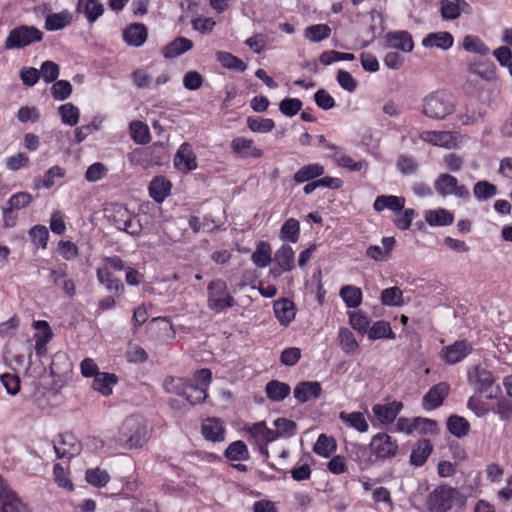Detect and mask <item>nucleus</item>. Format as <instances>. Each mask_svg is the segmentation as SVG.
Instances as JSON below:
<instances>
[{"label":"nucleus","instance_id":"423d86ee","mask_svg":"<svg viewBox=\"0 0 512 512\" xmlns=\"http://www.w3.org/2000/svg\"><path fill=\"white\" fill-rule=\"evenodd\" d=\"M43 33L34 26L21 25L12 29L5 40L6 49L23 48L34 42H39Z\"/></svg>","mask_w":512,"mask_h":512},{"label":"nucleus","instance_id":"c03bdc74","mask_svg":"<svg viewBox=\"0 0 512 512\" xmlns=\"http://www.w3.org/2000/svg\"><path fill=\"white\" fill-rule=\"evenodd\" d=\"M462 48L469 52L486 56L489 53V47L475 35H466L463 39Z\"/></svg>","mask_w":512,"mask_h":512},{"label":"nucleus","instance_id":"c756f323","mask_svg":"<svg viewBox=\"0 0 512 512\" xmlns=\"http://www.w3.org/2000/svg\"><path fill=\"white\" fill-rule=\"evenodd\" d=\"M324 167L319 163L307 164L301 167L293 176L295 184L314 180L324 174Z\"/></svg>","mask_w":512,"mask_h":512},{"label":"nucleus","instance_id":"ddd939ff","mask_svg":"<svg viewBox=\"0 0 512 512\" xmlns=\"http://www.w3.org/2000/svg\"><path fill=\"white\" fill-rule=\"evenodd\" d=\"M253 144L254 141L251 138L236 137L231 141V150L241 158H260L263 155V151Z\"/></svg>","mask_w":512,"mask_h":512},{"label":"nucleus","instance_id":"4c0bfd02","mask_svg":"<svg viewBox=\"0 0 512 512\" xmlns=\"http://www.w3.org/2000/svg\"><path fill=\"white\" fill-rule=\"evenodd\" d=\"M224 456L230 461H247L250 459L247 445L241 440L229 444L224 452Z\"/></svg>","mask_w":512,"mask_h":512},{"label":"nucleus","instance_id":"49530a36","mask_svg":"<svg viewBox=\"0 0 512 512\" xmlns=\"http://www.w3.org/2000/svg\"><path fill=\"white\" fill-rule=\"evenodd\" d=\"M130 134L131 138L137 144H147L151 140L148 126L142 121H132L130 123Z\"/></svg>","mask_w":512,"mask_h":512},{"label":"nucleus","instance_id":"dca6fc26","mask_svg":"<svg viewBox=\"0 0 512 512\" xmlns=\"http://www.w3.org/2000/svg\"><path fill=\"white\" fill-rule=\"evenodd\" d=\"M322 392L321 384L317 381H302L298 383L293 391V395L300 403H306L311 399H317Z\"/></svg>","mask_w":512,"mask_h":512},{"label":"nucleus","instance_id":"39448f33","mask_svg":"<svg viewBox=\"0 0 512 512\" xmlns=\"http://www.w3.org/2000/svg\"><path fill=\"white\" fill-rule=\"evenodd\" d=\"M227 284L222 279L212 280L208 285V307L217 312H223L235 305L234 298L227 293Z\"/></svg>","mask_w":512,"mask_h":512},{"label":"nucleus","instance_id":"9d476101","mask_svg":"<svg viewBox=\"0 0 512 512\" xmlns=\"http://www.w3.org/2000/svg\"><path fill=\"white\" fill-rule=\"evenodd\" d=\"M0 512H30L27 505L4 484L0 476Z\"/></svg>","mask_w":512,"mask_h":512},{"label":"nucleus","instance_id":"6e6d98bb","mask_svg":"<svg viewBox=\"0 0 512 512\" xmlns=\"http://www.w3.org/2000/svg\"><path fill=\"white\" fill-rule=\"evenodd\" d=\"M468 71L471 75L479 76L487 81L494 79L495 76L493 65L483 62H471L468 66Z\"/></svg>","mask_w":512,"mask_h":512},{"label":"nucleus","instance_id":"4468645a","mask_svg":"<svg viewBox=\"0 0 512 512\" xmlns=\"http://www.w3.org/2000/svg\"><path fill=\"white\" fill-rule=\"evenodd\" d=\"M174 166L181 172H189L197 168L196 155L189 143L184 142L174 157Z\"/></svg>","mask_w":512,"mask_h":512},{"label":"nucleus","instance_id":"6e6552de","mask_svg":"<svg viewBox=\"0 0 512 512\" xmlns=\"http://www.w3.org/2000/svg\"><path fill=\"white\" fill-rule=\"evenodd\" d=\"M53 448L57 458L71 459L81 452L82 446L77 438L69 432L59 434L53 441Z\"/></svg>","mask_w":512,"mask_h":512},{"label":"nucleus","instance_id":"79ce46f5","mask_svg":"<svg viewBox=\"0 0 512 512\" xmlns=\"http://www.w3.org/2000/svg\"><path fill=\"white\" fill-rule=\"evenodd\" d=\"M422 139L432 145L449 148L453 142V136L448 131H426Z\"/></svg>","mask_w":512,"mask_h":512},{"label":"nucleus","instance_id":"a19ab883","mask_svg":"<svg viewBox=\"0 0 512 512\" xmlns=\"http://www.w3.org/2000/svg\"><path fill=\"white\" fill-rule=\"evenodd\" d=\"M447 429L455 437L462 438L469 433L470 424L464 417L451 415L447 419Z\"/></svg>","mask_w":512,"mask_h":512},{"label":"nucleus","instance_id":"9b49d317","mask_svg":"<svg viewBox=\"0 0 512 512\" xmlns=\"http://www.w3.org/2000/svg\"><path fill=\"white\" fill-rule=\"evenodd\" d=\"M247 433L250 435L256 445L261 449V452L268 456L267 444L274 441L277 438L275 431L270 430L265 422L254 423L249 427H246Z\"/></svg>","mask_w":512,"mask_h":512},{"label":"nucleus","instance_id":"2eb2a0df","mask_svg":"<svg viewBox=\"0 0 512 512\" xmlns=\"http://www.w3.org/2000/svg\"><path fill=\"white\" fill-rule=\"evenodd\" d=\"M468 380L471 384L476 385V389L479 393L488 392L496 381L491 371L480 368L479 366L474 367V369L468 373Z\"/></svg>","mask_w":512,"mask_h":512},{"label":"nucleus","instance_id":"5701e85b","mask_svg":"<svg viewBox=\"0 0 512 512\" xmlns=\"http://www.w3.org/2000/svg\"><path fill=\"white\" fill-rule=\"evenodd\" d=\"M433 451V445L428 439L418 440L412 448L409 462L412 466H423Z\"/></svg>","mask_w":512,"mask_h":512},{"label":"nucleus","instance_id":"338daca9","mask_svg":"<svg viewBox=\"0 0 512 512\" xmlns=\"http://www.w3.org/2000/svg\"><path fill=\"white\" fill-rule=\"evenodd\" d=\"M30 159L27 154L19 152L15 155L9 156L5 160V166L10 171H17L22 168L29 167Z\"/></svg>","mask_w":512,"mask_h":512},{"label":"nucleus","instance_id":"a211bd4d","mask_svg":"<svg viewBox=\"0 0 512 512\" xmlns=\"http://www.w3.org/2000/svg\"><path fill=\"white\" fill-rule=\"evenodd\" d=\"M275 317L282 326L287 327L295 318L296 307L288 298H281L273 303Z\"/></svg>","mask_w":512,"mask_h":512},{"label":"nucleus","instance_id":"473e14b6","mask_svg":"<svg viewBox=\"0 0 512 512\" xmlns=\"http://www.w3.org/2000/svg\"><path fill=\"white\" fill-rule=\"evenodd\" d=\"M72 22V15L68 10L59 13H52L46 16L45 29L48 31H57L68 26Z\"/></svg>","mask_w":512,"mask_h":512},{"label":"nucleus","instance_id":"1a4fd4ad","mask_svg":"<svg viewBox=\"0 0 512 512\" xmlns=\"http://www.w3.org/2000/svg\"><path fill=\"white\" fill-rule=\"evenodd\" d=\"M383 47L410 53L414 48L412 35L406 30L391 31L383 37Z\"/></svg>","mask_w":512,"mask_h":512},{"label":"nucleus","instance_id":"0e129e2a","mask_svg":"<svg viewBox=\"0 0 512 512\" xmlns=\"http://www.w3.org/2000/svg\"><path fill=\"white\" fill-rule=\"evenodd\" d=\"M85 479L89 484L95 487H103L109 482L110 477L107 471L100 468H94L86 471Z\"/></svg>","mask_w":512,"mask_h":512},{"label":"nucleus","instance_id":"58836bf2","mask_svg":"<svg viewBox=\"0 0 512 512\" xmlns=\"http://www.w3.org/2000/svg\"><path fill=\"white\" fill-rule=\"evenodd\" d=\"M251 260L258 268H264L272 261L270 244L260 241L251 255Z\"/></svg>","mask_w":512,"mask_h":512},{"label":"nucleus","instance_id":"f257e3e1","mask_svg":"<svg viewBox=\"0 0 512 512\" xmlns=\"http://www.w3.org/2000/svg\"><path fill=\"white\" fill-rule=\"evenodd\" d=\"M162 388L168 394L182 397L190 406L200 404L208 397L205 388L195 386L193 382L183 377L166 376Z\"/></svg>","mask_w":512,"mask_h":512},{"label":"nucleus","instance_id":"cd10ccee","mask_svg":"<svg viewBox=\"0 0 512 512\" xmlns=\"http://www.w3.org/2000/svg\"><path fill=\"white\" fill-rule=\"evenodd\" d=\"M405 206V198L394 195H380L376 197L373 208L377 212H381L384 209L397 212L402 211Z\"/></svg>","mask_w":512,"mask_h":512},{"label":"nucleus","instance_id":"13d9d810","mask_svg":"<svg viewBox=\"0 0 512 512\" xmlns=\"http://www.w3.org/2000/svg\"><path fill=\"white\" fill-rule=\"evenodd\" d=\"M397 170L403 175H413L418 171L419 164L416 159L410 155L402 154L396 161Z\"/></svg>","mask_w":512,"mask_h":512},{"label":"nucleus","instance_id":"393cba45","mask_svg":"<svg viewBox=\"0 0 512 512\" xmlns=\"http://www.w3.org/2000/svg\"><path fill=\"white\" fill-rule=\"evenodd\" d=\"M225 427L218 418H208L202 423V435L206 440L220 442L224 440Z\"/></svg>","mask_w":512,"mask_h":512},{"label":"nucleus","instance_id":"5fc2aeb1","mask_svg":"<svg viewBox=\"0 0 512 512\" xmlns=\"http://www.w3.org/2000/svg\"><path fill=\"white\" fill-rule=\"evenodd\" d=\"M381 303L391 307L403 305V294L400 288L394 286L384 289L381 292Z\"/></svg>","mask_w":512,"mask_h":512},{"label":"nucleus","instance_id":"de8ad7c7","mask_svg":"<svg viewBox=\"0 0 512 512\" xmlns=\"http://www.w3.org/2000/svg\"><path fill=\"white\" fill-rule=\"evenodd\" d=\"M300 235V224L295 218H289L284 222L280 230V238L292 243H296Z\"/></svg>","mask_w":512,"mask_h":512},{"label":"nucleus","instance_id":"8fccbe9b","mask_svg":"<svg viewBox=\"0 0 512 512\" xmlns=\"http://www.w3.org/2000/svg\"><path fill=\"white\" fill-rule=\"evenodd\" d=\"M497 194V187L486 180L478 181L473 187V195L478 201H487Z\"/></svg>","mask_w":512,"mask_h":512},{"label":"nucleus","instance_id":"052dcab7","mask_svg":"<svg viewBox=\"0 0 512 512\" xmlns=\"http://www.w3.org/2000/svg\"><path fill=\"white\" fill-rule=\"evenodd\" d=\"M461 6H465L463 2L441 0V16L445 20L457 19L461 14Z\"/></svg>","mask_w":512,"mask_h":512},{"label":"nucleus","instance_id":"412c9836","mask_svg":"<svg viewBox=\"0 0 512 512\" xmlns=\"http://www.w3.org/2000/svg\"><path fill=\"white\" fill-rule=\"evenodd\" d=\"M471 345L466 340H458L444 349V359L448 364H456L470 354Z\"/></svg>","mask_w":512,"mask_h":512},{"label":"nucleus","instance_id":"c85d7f7f","mask_svg":"<svg viewBox=\"0 0 512 512\" xmlns=\"http://www.w3.org/2000/svg\"><path fill=\"white\" fill-rule=\"evenodd\" d=\"M118 383V377L113 373L100 372L95 375L93 389L103 396L112 394L113 387Z\"/></svg>","mask_w":512,"mask_h":512},{"label":"nucleus","instance_id":"f704fd0d","mask_svg":"<svg viewBox=\"0 0 512 512\" xmlns=\"http://www.w3.org/2000/svg\"><path fill=\"white\" fill-rule=\"evenodd\" d=\"M170 189L171 183L169 181L164 177H157L149 185V195L154 201L160 203L168 196Z\"/></svg>","mask_w":512,"mask_h":512},{"label":"nucleus","instance_id":"f8f14e48","mask_svg":"<svg viewBox=\"0 0 512 512\" xmlns=\"http://www.w3.org/2000/svg\"><path fill=\"white\" fill-rule=\"evenodd\" d=\"M450 386L446 382L433 385L423 397V408L427 411L440 407L448 396Z\"/></svg>","mask_w":512,"mask_h":512},{"label":"nucleus","instance_id":"72a5a7b5","mask_svg":"<svg viewBox=\"0 0 512 512\" xmlns=\"http://www.w3.org/2000/svg\"><path fill=\"white\" fill-rule=\"evenodd\" d=\"M290 391V386L287 383L278 380H271L265 387L267 397L274 402L283 401Z\"/></svg>","mask_w":512,"mask_h":512},{"label":"nucleus","instance_id":"69168bd1","mask_svg":"<svg viewBox=\"0 0 512 512\" xmlns=\"http://www.w3.org/2000/svg\"><path fill=\"white\" fill-rule=\"evenodd\" d=\"M72 93V85L67 80H58L51 87V94L55 100H66Z\"/></svg>","mask_w":512,"mask_h":512},{"label":"nucleus","instance_id":"2f4dec72","mask_svg":"<svg viewBox=\"0 0 512 512\" xmlns=\"http://www.w3.org/2000/svg\"><path fill=\"white\" fill-rule=\"evenodd\" d=\"M338 340L340 347L345 354L354 355L359 352V344L350 329L341 327L338 331Z\"/></svg>","mask_w":512,"mask_h":512},{"label":"nucleus","instance_id":"f3484780","mask_svg":"<svg viewBox=\"0 0 512 512\" xmlns=\"http://www.w3.org/2000/svg\"><path fill=\"white\" fill-rule=\"evenodd\" d=\"M402 408V402L392 401L386 404H376L373 406L372 411L379 422L390 424L397 418Z\"/></svg>","mask_w":512,"mask_h":512},{"label":"nucleus","instance_id":"6ab92c4d","mask_svg":"<svg viewBox=\"0 0 512 512\" xmlns=\"http://www.w3.org/2000/svg\"><path fill=\"white\" fill-rule=\"evenodd\" d=\"M327 148L333 151L329 157L336 163L337 166L345 168L349 171H360L362 168L367 167V162L364 160L354 161L350 156L342 153L338 147L333 144H328Z\"/></svg>","mask_w":512,"mask_h":512},{"label":"nucleus","instance_id":"a18cd8bd","mask_svg":"<svg viewBox=\"0 0 512 512\" xmlns=\"http://www.w3.org/2000/svg\"><path fill=\"white\" fill-rule=\"evenodd\" d=\"M217 60L227 69L244 72L247 65L238 57L229 52L219 51L216 54Z\"/></svg>","mask_w":512,"mask_h":512},{"label":"nucleus","instance_id":"774afa93","mask_svg":"<svg viewBox=\"0 0 512 512\" xmlns=\"http://www.w3.org/2000/svg\"><path fill=\"white\" fill-rule=\"evenodd\" d=\"M302 105V101L298 98H286L280 102L279 110L282 114L293 117L301 110Z\"/></svg>","mask_w":512,"mask_h":512},{"label":"nucleus","instance_id":"864d4df0","mask_svg":"<svg viewBox=\"0 0 512 512\" xmlns=\"http://www.w3.org/2000/svg\"><path fill=\"white\" fill-rule=\"evenodd\" d=\"M28 234L31 242L37 248L46 249L49 239V231L46 226L35 225L29 230Z\"/></svg>","mask_w":512,"mask_h":512},{"label":"nucleus","instance_id":"e433bc0d","mask_svg":"<svg viewBox=\"0 0 512 512\" xmlns=\"http://www.w3.org/2000/svg\"><path fill=\"white\" fill-rule=\"evenodd\" d=\"M339 296L348 308H357L362 303V291L359 287L346 285L340 289Z\"/></svg>","mask_w":512,"mask_h":512},{"label":"nucleus","instance_id":"a878e982","mask_svg":"<svg viewBox=\"0 0 512 512\" xmlns=\"http://www.w3.org/2000/svg\"><path fill=\"white\" fill-rule=\"evenodd\" d=\"M33 201V196L25 191L17 192L8 199L7 207L2 209V214L5 220V226H9L7 222L8 215L12 213L14 209L19 210L26 208Z\"/></svg>","mask_w":512,"mask_h":512},{"label":"nucleus","instance_id":"aec40b11","mask_svg":"<svg viewBox=\"0 0 512 512\" xmlns=\"http://www.w3.org/2000/svg\"><path fill=\"white\" fill-rule=\"evenodd\" d=\"M147 36V28L142 23H132L123 31V40L129 46H142L147 40Z\"/></svg>","mask_w":512,"mask_h":512},{"label":"nucleus","instance_id":"bb28decb","mask_svg":"<svg viewBox=\"0 0 512 512\" xmlns=\"http://www.w3.org/2000/svg\"><path fill=\"white\" fill-rule=\"evenodd\" d=\"M193 42L185 37H177L162 48V54L166 59H173L191 50Z\"/></svg>","mask_w":512,"mask_h":512},{"label":"nucleus","instance_id":"4d7b16f0","mask_svg":"<svg viewBox=\"0 0 512 512\" xmlns=\"http://www.w3.org/2000/svg\"><path fill=\"white\" fill-rule=\"evenodd\" d=\"M340 419L344 422L348 423L351 427L356 429L359 432H366L368 430V423L364 417V415L360 412L353 413H340Z\"/></svg>","mask_w":512,"mask_h":512},{"label":"nucleus","instance_id":"603ef678","mask_svg":"<svg viewBox=\"0 0 512 512\" xmlns=\"http://www.w3.org/2000/svg\"><path fill=\"white\" fill-rule=\"evenodd\" d=\"M247 127L255 133H268L275 127V122L270 118L259 116H249L247 118Z\"/></svg>","mask_w":512,"mask_h":512},{"label":"nucleus","instance_id":"f03ea898","mask_svg":"<svg viewBox=\"0 0 512 512\" xmlns=\"http://www.w3.org/2000/svg\"><path fill=\"white\" fill-rule=\"evenodd\" d=\"M148 440L146 425L140 418H126L119 430L116 444L125 449H136L142 447Z\"/></svg>","mask_w":512,"mask_h":512},{"label":"nucleus","instance_id":"7c9ffc66","mask_svg":"<svg viewBox=\"0 0 512 512\" xmlns=\"http://www.w3.org/2000/svg\"><path fill=\"white\" fill-rule=\"evenodd\" d=\"M382 244L383 247L378 245L369 246L366 250L367 256L375 261L387 260L394 247L395 239L394 237H384L382 238Z\"/></svg>","mask_w":512,"mask_h":512},{"label":"nucleus","instance_id":"e2e57ef3","mask_svg":"<svg viewBox=\"0 0 512 512\" xmlns=\"http://www.w3.org/2000/svg\"><path fill=\"white\" fill-rule=\"evenodd\" d=\"M59 114L64 124L75 126L79 121V109L72 103H66L59 107Z\"/></svg>","mask_w":512,"mask_h":512},{"label":"nucleus","instance_id":"7ed1b4c3","mask_svg":"<svg viewBox=\"0 0 512 512\" xmlns=\"http://www.w3.org/2000/svg\"><path fill=\"white\" fill-rule=\"evenodd\" d=\"M465 504V495L447 484L436 487L428 496L430 512H448L454 506L462 507Z\"/></svg>","mask_w":512,"mask_h":512},{"label":"nucleus","instance_id":"4be33fe9","mask_svg":"<svg viewBox=\"0 0 512 512\" xmlns=\"http://www.w3.org/2000/svg\"><path fill=\"white\" fill-rule=\"evenodd\" d=\"M453 43V35L447 31L429 33L422 40L423 47L438 48L441 50H448L453 46Z\"/></svg>","mask_w":512,"mask_h":512},{"label":"nucleus","instance_id":"680f3d73","mask_svg":"<svg viewBox=\"0 0 512 512\" xmlns=\"http://www.w3.org/2000/svg\"><path fill=\"white\" fill-rule=\"evenodd\" d=\"M64 175L65 171L63 168L58 165L52 166L44 173L42 180H35V186L39 188L42 185L46 189H50L55 184L54 179L56 177L62 178Z\"/></svg>","mask_w":512,"mask_h":512},{"label":"nucleus","instance_id":"c9c22d12","mask_svg":"<svg viewBox=\"0 0 512 512\" xmlns=\"http://www.w3.org/2000/svg\"><path fill=\"white\" fill-rule=\"evenodd\" d=\"M425 220L430 226H447L453 223V214L443 208L429 210L425 214Z\"/></svg>","mask_w":512,"mask_h":512},{"label":"nucleus","instance_id":"bf43d9fd","mask_svg":"<svg viewBox=\"0 0 512 512\" xmlns=\"http://www.w3.org/2000/svg\"><path fill=\"white\" fill-rule=\"evenodd\" d=\"M331 34V29L326 24L311 25L305 30V37L312 42H320L328 38Z\"/></svg>","mask_w":512,"mask_h":512},{"label":"nucleus","instance_id":"ea45409f","mask_svg":"<svg viewBox=\"0 0 512 512\" xmlns=\"http://www.w3.org/2000/svg\"><path fill=\"white\" fill-rule=\"evenodd\" d=\"M367 333L370 340H377L381 338L393 340L396 338V334L393 332L390 323L384 320L376 321Z\"/></svg>","mask_w":512,"mask_h":512},{"label":"nucleus","instance_id":"09e8293b","mask_svg":"<svg viewBox=\"0 0 512 512\" xmlns=\"http://www.w3.org/2000/svg\"><path fill=\"white\" fill-rule=\"evenodd\" d=\"M336 450V441L333 437H329L325 434L319 435L313 451L322 457L328 458Z\"/></svg>","mask_w":512,"mask_h":512},{"label":"nucleus","instance_id":"20e7f679","mask_svg":"<svg viewBox=\"0 0 512 512\" xmlns=\"http://www.w3.org/2000/svg\"><path fill=\"white\" fill-rule=\"evenodd\" d=\"M452 95L446 90H436L423 98L422 113L431 119L442 120L454 112Z\"/></svg>","mask_w":512,"mask_h":512},{"label":"nucleus","instance_id":"3c124183","mask_svg":"<svg viewBox=\"0 0 512 512\" xmlns=\"http://www.w3.org/2000/svg\"><path fill=\"white\" fill-rule=\"evenodd\" d=\"M457 184L458 180L456 177L444 173L435 181V190L439 195L445 197L452 194Z\"/></svg>","mask_w":512,"mask_h":512},{"label":"nucleus","instance_id":"b1692460","mask_svg":"<svg viewBox=\"0 0 512 512\" xmlns=\"http://www.w3.org/2000/svg\"><path fill=\"white\" fill-rule=\"evenodd\" d=\"M96 276L99 283L105 286L108 291H114L117 296L123 294L124 284L112 274L107 266L97 268Z\"/></svg>","mask_w":512,"mask_h":512},{"label":"nucleus","instance_id":"37998d69","mask_svg":"<svg viewBox=\"0 0 512 512\" xmlns=\"http://www.w3.org/2000/svg\"><path fill=\"white\" fill-rule=\"evenodd\" d=\"M294 250L289 245H283L278 249L274 256V261L278 267L283 270L291 271L294 267Z\"/></svg>","mask_w":512,"mask_h":512},{"label":"nucleus","instance_id":"0eeeda50","mask_svg":"<svg viewBox=\"0 0 512 512\" xmlns=\"http://www.w3.org/2000/svg\"><path fill=\"white\" fill-rule=\"evenodd\" d=\"M369 447L376 460H390L398 453V443L387 433H378L371 439Z\"/></svg>","mask_w":512,"mask_h":512}]
</instances>
